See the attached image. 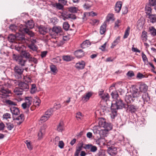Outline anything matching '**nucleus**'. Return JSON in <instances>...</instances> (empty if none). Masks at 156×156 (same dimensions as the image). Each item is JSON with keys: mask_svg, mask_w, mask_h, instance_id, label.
Returning a JSON list of instances; mask_svg holds the SVG:
<instances>
[{"mask_svg": "<svg viewBox=\"0 0 156 156\" xmlns=\"http://www.w3.org/2000/svg\"><path fill=\"white\" fill-rule=\"evenodd\" d=\"M99 126L103 129H101L99 135L101 137L106 136L108 132L112 129V127L110 123L107 122L103 118L100 119L98 122Z\"/></svg>", "mask_w": 156, "mask_h": 156, "instance_id": "nucleus-1", "label": "nucleus"}, {"mask_svg": "<svg viewBox=\"0 0 156 156\" xmlns=\"http://www.w3.org/2000/svg\"><path fill=\"white\" fill-rule=\"evenodd\" d=\"M126 104L124 103L120 99H117L115 101H113L112 103L111 109L112 116L114 117L117 115V110L122 109L125 107Z\"/></svg>", "mask_w": 156, "mask_h": 156, "instance_id": "nucleus-2", "label": "nucleus"}, {"mask_svg": "<svg viewBox=\"0 0 156 156\" xmlns=\"http://www.w3.org/2000/svg\"><path fill=\"white\" fill-rule=\"evenodd\" d=\"M15 49L16 50L21 53V55L27 58H30L31 57V55L28 51L24 50L25 48V46L22 44H16L15 45Z\"/></svg>", "mask_w": 156, "mask_h": 156, "instance_id": "nucleus-3", "label": "nucleus"}, {"mask_svg": "<svg viewBox=\"0 0 156 156\" xmlns=\"http://www.w3.org/2000/svg\"><path fill=\"white\" fill-rule=\"evenodd\" d=\"M34 26V23L32 20H28L26 23L25 27L23 28V30L24 32L30 37H33L34 35V34L29 30V29L32 28Z\"/></svg>", "mask_w": 156, "mask_h": 156, "instance_id": "nucleus-4", "label": "nucleus"}, {"mask_svg": "<svg viewBox=\"0 0 156 156\" xmlns=\"http://www.w3.org/2000/svg\"><path fill=\"white\" fill-rule=\"evenodd\" d=\"M140 96L139 92L134 91L133 93L131 95L127 94L126 96L125 100L127 104L131 103L134 100V98Z\"/></svg>", "mask_w": 156, "mask_h": 156, "instance_id": "nucleus-5", "label": "nucleus"}, {"mask_svg": "<svg viewBox=\"0 0 156 156\" xmlns=\"http://www.w3.org/2000/svg\"><path fill=\"white\" fill-rule=\"evenodd\" d=\"M24 69L18 66H16L14 69L15 76L16 78L19 79L22 78L23 73Z\"/></svg>", "mask_w": 156, "mask_h": 156, "instance_id": "nucleus-6", "label": "nucleus"}, {"mask_svg": "<svg viewBox=\"0 0 156 156\" xmlns=\"http://www.w3.org/2000/svg\"><path fill=\"white\" fill-rule=\"evenodd\" d=\"M11 91L7 88H4L3 86H0V95L2 98H6L9 96Z\"/></svg>", "mask_w": 156, "mask_h": 156, "instance_id": "nucleus-7", "label": "nucleus"}, {"mask_svg": "<svg viewBox=\"0 0 156 156\" xmlns=\"http://www.w3.org/2000/svg\"><path fill=\"white\" fill-rule=\"evenodd\" d=\"M16 43H14L13 44V45L15 46V45L16 44L20 43L22 44V42H25V37L24 35L21 34L20 33H17L16 34Z\"/></svg>", "mask_w": 156, "mask_h": 156, "instance_id": "nucleus-8", "label": "nucleus"}, {"mask_svg": "<svg viewBox=\"0 0 156 156\" xmlns=\"http://www.w3.org/2000/svg\"><path fill=\"white\" fill-rule=\"evenodd\" d=\"M83 148L86 150H89L90 152L94 153L96 152L98 149L96 146L91 144H85Z\"/></svg>", "mask_w": 156, "mask_h": 156, "instance_id": "nucleus-9", "label": "nucleus"}, {"mask_svg": "<svg viewBox=\"0 0 156 156\" xmlns=\"http://www.w3.org/2000/svg\"><path fill=\"white\" fill-rule=\"evenodd\" d=\"M46 127V125H43L41 127L38 134V139L41 140L43 137L45 133V129Z\"/></svg>", "mask_w": 156, "mask_h": 156, "instance_id": "nucleus-10", "label": "nucleus"}, {"mask_svg": "<svg viewBox=\"0 0 156 156\" xmlns=\"http://www.w3.org/2000/svg\"><path fill=\"white\" fill-rule=\"evenodd\" d=\"M108 153L111 156H115L117 153V148L114 146H112L109 147L108 149Z\"/></svg>", "mask_w": 156, "mask_h": 156, "instance_id": "nucleus-11", "label": "nucleus"}, {"mask_svg": "<svg viewBox=\"0 0 156 156\" xmlns=\"http://www.w3.org/2000/svg\"><path fill=\"white\" fill-rule=\"evenodd\" d=\"M127 108V110L132 113L135 112L139 108V107L138 106L133 105H128Z\"/></svg>", "mask_w": 156, "mask_h": 156, "instance_id": "nucleus-12", "label": "nucleus"}, {"mask_svg": "<svg viewBox=\"0 0 156 156\" xmlns=\"http://www.w3.org/2000/svg\"><path fill=\"white\" fill-rule=\"evenodd\" d=\"M23 90L27 91L29 89L28 84L24 82H20L19 83V87Z\"/></svg>", "mask_w": 156, "mask_h": 156, "instance_id": "nucleus-13", "label": "nucleus"}, {"mask_svg": "<svg viewBox=\"0 0 156 156\" xmlns=\"http://www.w3.org/2000/svg\"><path fill=\"white\" fill-rule=\"evenodd\" d=\"M92 94L93 93L91 92L87 93L86 95L82 97V101L83 103L87 102L89 99L92 96Z\"/></svg>", "mask_w": 156, "mask_h": 156, "instance_id": "nucleus-14", "label": "nucleus"}, {"mask_svg": "<svg viewBox=\"0 0 156 156\" xmlns=\"http://www.w3.org/2000/svg\"><path fill=\"white\" fill-rule=\"evenodd\" d=\"M122 5V3L121 1H119L117 2L115 5V10L117 13H119L121 9Z\"/></svg>", "mask_w": 156, "mask_h": 156, "instance_id": "nucleus-15", "label": "nucleus"}, {"mask_svg": "<svg viewBox=\"0 0 156 156\" xmlns=\"http://www.w3.org/2000/svg\"><path fill=\"white\" fill-rule=\"evenodd\" d=\"M16 60L18 63L22 66H25V63L27 61L26 60H24L21 57H18L16 58Z\"/></svg>", "mask_w": 156, "mask_h": 156, "instance_id": "nucleus-16", "label": "nucleus"}, {"mask_svg": "<svg viewBox=\"0 0 156 156\" xmlns=\"http://www.w3.org/2000/svg\"><path fill=\"white\" fill-rule=\"evenodd\" d=\"M74 55L77 58H80L84 55V53L82 49H79L74 52Z\"/></svg>", "mask_w": 156, "mask_h": 156, "instance_id": "nucleus-17", "label": "nucleus"}, {"mask_svg": "<svg viewBox=\"0 0 156 156\" xmlns=\"http://www.w3.org/2000/svg\"><path fill=\"white\" fill-rule=\"evenodd\" d=\"M85 65V62L83 61H81L77 63L75 66L78 69H82L84 68Z\"/></svg>", "mask_w": 156, "mask_h": 156, "instance_id": "nucleus-18", "label": "nucleus"}, {"mask_svg": "<svg viewBox=\"0 0 156 156\" xmlns=\"http://www.w3.org/2000/svg\"><path fill=\"white\" fill-rule=\"evenodd\" d=\"M139 89L140 92L145 93L147 90L148 87L146 84L142 83L140 85Z\"/></svg>", "mask_w": 156, "mask_h": 156, "instance_id": "nucleus-19", "label": "nucleus"}, {"mask_svg": "<svg viewBox=\"0 0 156 156\" xmlns=\"http://www.w3.org/2000/svg\"><path fill=\"white\" fill-rule=\"evenodd\" d=\"M10 110L12 114L17 115L20 114V111L18 108L16 107L10 108Z\"/></svg>", "mask_w": 156, "mask_h": 156, "instance_id": "nucleus-20", "label": "nucleus"}, {"mask_svg": "<svg viewBox=\"0 0 156 156\" xmlns=\"http://www.w3.org/2000/svg\"><path fill=\"white\" fill-rule=\"evenodd\" d=\"M83 144L82 143L80 144V145L76 148L74 156H79L80 151L82 150V148L83 147Z\"/></svg>", "mask_w": 156, "mask_h": 156, "instance_id": "nucleus-21", "label": "nucleus"}, {"mask_svg": "<svg viewBox=\"0 0 156 156\" xmlns=\"http://www.w3.org/2000/svg\"><path fill=\"white\" fill-rule=\"evenodd\" d=\"M52 5L53 7L58 10H63L64 9L63 5L60 3H55L52 4Z\"/></svg>", "mask_w": 156, "mask_h": 156, "instance_id": "nucleus-22", "label": "nucleus"}, {"mask_svg": "<svg viewBox=\"0 0 156 156\" xmlns=\"http://www.w3.org/2000/svg\"><path fill=\"white\" fill-rule=\"evenodd\" d=\"M52 30L56 35L61 32L62 29L59 26H55L52 28Z\"/></svg>", "mask_w": 156, "mask_h": 156, "instance_id": "nucleus-23", "label": "nucleus"}, {"mask_svg": "<svg viewBox=\"0 0 156 156\" xmlns=\"http://www.w3.org/2000/svg\"><path fill=\"white\" fill-rule=\"evenodd\" d=\"M38 29L40 33L42 35H44L47 33V28L43 26H40L39 27Z\"/></svg>", "mask_w": 156, "mask_h": 156, "instance_id": "nucleus-24", "label": "nucleus"}, {"mask_svg": "<svg viewBox=\"0 0 156 156\" xmlns=\"http://www.w3.org/2000/svg\"><path fill=\"white\" fill-rule=\"evenodd\" d=\"M69 11L73 13H76L79 11L77 7L74 6H70L68 8Z\"/></svg>", "mask_w": 156, "mask_h": 156, "instance_id": "nucleus-25", "label": "nucleus"}, {"mask_svg": "<svg viewBox=\"0 0 156 156\" xmlns=\"http://www.w3.org/2000/svg\"><path fill=\"white\" fill-rule=\"evenodd\" d=\"M64 123L62 121H61L57 127V130L58 132H62L64 129Z\"/></svg>", "mask_w": 156, "mask_h": 156, "instance_id": "nucleus-26", "label": "nucleus"}, {"mask_svg": "<svg viewBox=\"0 0 156 156\" xmlns=\"http://www.w3.org/2000/svg\"><path fill=\"white\" fill-rule=\"evenodd\" d=\"M106 23L104 22L103 25H102L100 28V32L101 34H103L106 30Z\"/></svg>", "mask_w": 156, "mask_h": 156, "instance_id": "nucleus-27", "label": "nucleus"}, {"mask_svg": "<svg viewBox=\"0 0 156 156\" xmlns=\"http://www.w3.org/2000/svg\"><path fill=\"white\" fill-rule=\"evenodd\" d=\"M41 100L38 97H35L34 99L33 104L36 107H38L40 104Z\"/></svg>", "mask_w": 156, "mask_h": 156, "instance_id": "nucleus-28", "label": "nucleus"}, {"mask_svg": "<svg viewBox=\"0 0 156 156\" xmlns=\"http://www.w3.org/2000/svg\"><path fill=\"white\" fill-rule=\"evenodd\" d=\"M144 102H149L150 100V97L149 96L148 93H144L142 96Z\"/></svg>", "mask_w": 156, "mask_h": 156, "instance_id": "nucleus-29", "label": "nucleus"}, {"mask_svg": "<svg viewBox=\"0 0 156 156\" xmlns=\"http://www.w3.org/2000/svg\"><path fill=\"white\" fill-rule=\"evenodd\" d=\"M101 127L99 126H94L93 127V132L94 134L96 135L98 134L99 135Z\"/></svg>", "mask_w": 156, "mask_h": 156, "instance_id": "nucleus-30", "label": "nucleus"}, {"mask_svg": "<svg viewBox=\"0 0 156 156\" xmlns=\"http://www.w3.org/2000/svg\"><path fill=\"white\" fill-rule=\"evenodd\" d=\"M19 81L16 80H9L8 82V83L9 85L10 86L11 85H13L16 86L17 85H18L19 86V83H20Z\"/></svg>", "mask_w": 156, "mask_h": 156, "instance_id": "nucleus-31", "label": "nucleus"}, {"mask_svg": "<svg viewBox=\"0 0 156 156\" xmlns=\"http://www.w3.org/2000/svg\"><path fill=\"white\" fill-rule=\"evenodd\" d=\"M8 41L11 42H14V43H15L14 42L16 41V36L14 35L13 34H11L9 35L8 37Z\"/></svg>", "mask_w": 156, "mask_h": 156, "instance_id": "nucleus-32", "label": "nucleus"}, {"mask_svg": "<svg viewBox=\"0 0 156 156\" xmlns=\"http://www.w3.org/2000/svg\"><path fill=\"white\" fill-rule=\"evenodd\" d=\"M120 37L118 36L115 40L112 43V46L111 47V48H113L120 41Z\"/></svg>", "mask_w": 156, "mask_h": 156, "instance_id": "nucleus-33", "label": "nucleus"}, {"mask_svg": "<svg viewBox=\"0 0 156 156\" xmlns=\"http://www.w3.org/2000/svg\"><path fill=\"white\" fill-rule=\"evenodd\" d=\"M24 115L23 114H21L20 115L17 117L16 119V120L19 121V122L17 123L19 124H20L24 120Z\"/></svg>", "mask_w": 156, "mask_h": 156, "instance_id": "nucleus-34", "label": "nucleus"}, {"mask_svg": "<svg viewBox=\"0 0 156 156\" xmlns=\"http://www.w3.org/2000/svg\"><path fill=\"white\" fill-rule=\"evenodd\" d=\"M25 103L27 105L28 107H29L32 102V98L31 97H27L25 98Z\"/></svg>", "mask_w": 156, "mask_h": 156, "instance_id": "nucleus-35", "label": "nucleus"}, {"mask_svg": "<svg viewBox=\"0 0 156 156\" xmlns=\"http://www.w3.org/2000/svg\"><path fill=\"white\" fill-rule=\"evenodd\" d=\"M23 90L20 88H16L14 90V91L16 94L17 95H21L23 94Z\"/></svg>", "mask_w": 156, "mask_h": 156, "instance_id": "nucleus-36", "label": "nucleus"}, {"mask_svg": "<svg viewBox=\"0 0 156 156\" xmlns=\"http://www.w3.org/2000/svg\"><path fill=\"white\" fill-rule=\"evenodd\" d=\"M28 47L33 51H37V46L33 42L28 45Z\"/></svg>", "mask_w": 156, "mask_h": 156, "instance_id": "nucleus-37", "label": "nucleus"}, {"mask_svg": "<svg viewBox=\"0 0 156 156\" xmlns=\"http://www.w3.org/2000/svg\"><path fill=\"white\" fill-rule=\"evenodd\" d=\"M62 58L64 61L67 62L70 61L74 59V58L73 57L69 55L63 56Z\"/></svg>", "mask_w": 156, "mask_h": 156, "instance_id": "nucleus-38", "label": "nucleus"}, {"mask_svg": "<svg viewBox=\"0 0 156 156\" xmlns=\"http://www.w3.org/2000/svg\"><path fill=\"white\" fill-rule=\"evenodd\" d=\"M148 18L151 22L154 23L156 22V15L151 14L149 16Z\"/></svg>", "mask_w": 156, "mask_h": 156, "instance_id": "nucleus-39", "label": "nucleus"}, {"mask_svg": "<svg viewBox=\"0 0 156 156\" xmlns=\"http://www.w3.org/2000/svg\"><path fill=\"white\" fill-rule=\"evenodd\" d=\"M111 94L112 98L115 99V101L117 100V99H119V95L116 91H114L112 92Z\"/></svg>", "mask_w": 156, "mask_h": 156, "instance_id": "nucleus-40", "label": "nucleus"}, {"mask_svg": "<svg viewBox=\"0 0 156 156\" xmlns=\"http://www.w3.org/2000/svg\"><path fill=\"white\" fill-rule=\"evenodd\" d=\"M149 30L151 35L154 36H156V30L154 27H150L149 28Z\"/></svg>", "mask_w": 156, "mask_h": 156, "instance_id": "nucleus-41", "label": "nucleus"}, {"mask_svg": "<svg viewBox=\"0 0 156 156\" xmlns=\"http://www.w3.org/2000/svg\"><path fill=\"white\" fill-rule=\"evenodd\" d=\"M100 97L102 98V100L106 102L109 100V96L108 94L107 93H105Z\"/></svg>", "mask_w": 156, "mask_h": 156, "instance_id": "nucleus-42", "label": "nucleus"}, {"mask_svg": "<svg viewBox=\"0 0 156 156\" xmlns=\"http://www.w3.org/2000/svg\"><path fill=\"white\" fill-rule=\"evenodd\" d=\"M55 110H53L52 109H48L45 112L44 115L47 117H48V118H49L50 116L52 114V113Z\"/></svg>", "mask_w": 156, "mask_h": 156, "instance_id": "nucleus-43", "label": "nucleus"}, {"mask_svg": "<svg viewBox=\"0 0 156 156\" xmlns=\"http://www.w3.org/2000/svg\"><path fill=\"white\" fill-rule=\"evenodd\" d=\"M89 44V42L88 41H84L81 44V47L83 48H85L88 47Z\"/></svg>", "mask_w": 156, "mask_h": 156, "instance_id": "nucleus-44", "label": "nucleus"}, {"mask_svg": "<svg viewBox=\"0 0 156 156\" xmlns=\"http://www.w3.org/2000/svg\"><path fill=\"white\" fill-rule=\"evenodd\" d=\"M147 33L145 31H144L142 32L141 35L142 39L144 41H146L147 40Z\"/></svg>", "mask_w": 156, "mask_h": 156, "instance_id": "nucleus-45", "label": "nucleus"}, {"mask_svg": "<svg viewBox=\"0 0 156 156\" xmlns=\"http://www.w3.org/2000/svg\"><path fill=\"white\" fill-rule=\"evenodd\" d=\"M37 89L35 84H33L31 85V88L30 93L32 94L35 93L37 91Z\"/></svg>", "mask_w": 156, "mask_h": 156, "instance_id": "nucleus-46", "label": "nucleus"}, {"mask_svg": "<svg viewBox=\"0 0 156 156\" xmlns=\"http://www.w3.org/2000/svg\"><path fill=\"white\" fill-rule=\"evenodd\" d=\"M97 14L96 13L94 12L93 11L90 12H85L84 14V15L85 17L87 16H96Z\"/></svg>", "mask_w": 156, "mask_h": 156, "instance_id": "nucleus-47", "label": "nucleus"}, {"mask_svg": "<svg viewBox=\"0 0 156 156\" xmlns=\"http://www.w3.org/2000/svg\"><path fill=\"white\" fill-rule=\"evenodd\" d=\"M51 71L55 74L57 72V69L56 67L54 65H51L50 66Z\"/></svg>", "mask_w": 156, "mask_h": 156, "instance_id": "nucleus-48", "label": "nucleus"}, {"mask_svg": "<svg viewBox=\"0 0 156 156\" xmlns=\"http://www.w3.org/2000/svg\"><path fill=\"white\" fill-rule=\"evenodd\" d=\"M107 20L109 21L110 20H114L115 19L114 18V15L112 13L109 14L107 16Z\"/></svg>", "mask_w": 156, "mask_h": 156, "instance_id": "nucleus-49", "label": "nucleus"}, {"mask_svg": "<svg viewBox=\"0 0 156 156\" xmlns=\"http://www.w3.org/2000/svg\"><path fill=\"white\" fill-rule=\"evenodd\" d=\"M7 103L10 105V108L11 107H15V106L17 105L16 103L11 100H8L7 101Z\"/></svg>", "mask_w": 156, "mask_h": 156, "instance_id": "nucleus-50", "label": "nucleus"}, {"mask_svg": "<svg viewBox=\"0 0 156 156\" xmlns=\"http://www.w3.org/2000/svg\"><path fill=\"white\" fill-rule=\"evenodd\" d=\"M63 28L66 30H68L69 27V25L68 22H66L63 23Z\"/></svg>", "mask_w": 156, "mask_h": 156, "instance_id": "nucleus-51", "label": "nucleus"}, {"mask_svg": "<svg viewBox=\"0 0 156 156\" xmlns=\"http://www.w3.org/2000/svg\"><path fill=\"white\" fill-rule=\"evenodd\" d=\"M9 28L13 32H16L17 27L14 24H11L9 26Z\"/></svg>", "mask_w": 156, "mask_h": 156, "instance_id": "nucleus-52", "label": "nucleus"}, {"mask_svg": "<svg viewBox=\"0 0 156 156\" xmlns=\"http://www.w3.org/2000/svg\"><path fill=\"white\" fill-rule=\"evenodd\" d=\"M142 57L143 60L145 63H146L148 62V59L146 55L144 54V52H142Z\"/></svg>", "mask_w": 156, "mask_h": 156, "instance_id": "nucleus-53", "label": "nucleus"}, {"mask_svg": "<svg viewBox=\"0 0 156 156\" xmlns=\"http://www.w3.org/2000/svg\"><path fill=\"white\" fill-rule=\"evenodd\" d=\"M130 29V28L129 27H128L127 29H126L124 35L123 36L124 38H126L128 37V36L129 35Z\"/></svg>", "mask_w": 156, "mask_h": 156, "instance_id": "nucleus-54", "label": "nucleus"}, {"mask_svg": "<svg viewBox=\"0 0 156 156\" xmlns=\"http://www.w3.org/2000/svg\"><path fill=\"white\" fill-rule=\"evenodd\" d=\"M49 118L48 117H47L44 115L41 117L40 121H41V122H44L47 120Z\"/></svg>", "mask_w": 156, "mask_h": 156, "instance_id": "nucleus-55", "label": "nucleus"}, {"mask_svg": "<svg viewBox=\"0 0 156 156\" xmlns=\"http://www.w3.org/2000/svg\"><path fill=\"white\" fill-rule=\"evenodd\" d=\"M152 9L150 7L146 6L145 7L146 13L147 15H151L150 14L151 12Z\"/></svg>", "mask_w": 156, "mask_h": 156, "instance_id": "nucleus-56", "label": "nucleus"}, {"mask_svg": "<svg viewBox=\"0 0 156 156\" xmlns=\"http://www.w3.org/2000/svg\"><path fill=\"white\" fill-rule=\"evenodd\" d=\"M6 125L7 129L9 130H11L14 126V125L10 122L6 123Z\"/></svg>", "mask_w": 156, "mask_h": 156, "instance_id": "nucleus-57", "label": "nucleus"}, {"mask_svg": "<svg viewBox=\"0 0 156 156\" xmlns=\"http://www.w3.org/2000/svg\"><path fill=\"white\" fill-rule=\"evenodd\" d=\"M99 22V20L96 19H92L89 22V23L91 24L92 25H94L96 23L98 24Z\"/></svg>", "mask_w": 156, "mask_h": 156, "instance_id": "nucleus-58", "label": "nucleus"}, {"mask_svg": "<svg viewBox=\"0 0 156 156\" xmlns=\"http://www.w3.org/2000/svg\"><path fill=\"white\" fill-rule=\"evenodd\" d=\"M3 118L4 119H10L11 118V115L9 113H5L3 115Z\"/></svg>", "mask_w": 156, "mask_h": 156, "instance_id": "nucleus-59", "label": "nucleus"}, {"mask_svg": "<svg viewBox=\"0 0 156 156\" xmlns=\"http://www.w3.org/2000/svg\"><path fill=\"white\" fill-rule=\"evenodd\" d=\"M150 6H154L156 5V0H149Z\"/></svg>", "mask_w": 156, "mask_h": 156, "instance_id": "nucleus-60", "label": "nucleus"}, {"mask_svg": "<svg viewBox=\"0 0 156 156\" xmlns=\"http://www.w3.org/2000/svg\"><path fill=\"white\" fill-rule=\"evenodd\" d=\"M126 75L128 77H132L134 76V74L132 71H129L127 73Z\"/></svg>", "mask_w": 156, "mask_h": 156, "instance_id": "nucleus-61", "label": "nucleus"}, {"mask_svg": "<svg viewBox=\"0 0 156 156\" xmlns=\"http://www.w3.org/2000/svg\"><path fill=\"white\" fill-rule=\"evenodd\" d=\"M58 146L61 149L63 148L64 147V144L62 140L59 141Z\"/></svg>", "mask_w": 156, "mask_h": 156, "instance_id": "nucleus-62", "label": "nucleus"}, {"mask_svg": "<svg viewBox=\"0 0 156 156\" xmlns=\"http://www.w3.org/2000/svg\"><path fill=\"white\" fill-rule=\"evenodd\" d=\"M24 79L25 80V81L29 83H31V80L30 78L28 77L27 76H25L24 77Z\"/></svg>", "mask_w": 156, "mask_h": 156, "instance_id": "nucleus-63", "label": "nucleus"}, {"mask_svg": "<svg viewBox=\"0 0 156 156\" xmlns=\"http://www.w3.org/2000/svg\"><path fill=\"white\" fill-rule=\"evenodd\" d=\"M25 143L27 144V145L28 149L30 150H31L32 149V147L30 143L29 142H28V140H26Z\"/></svg>", "mask_w": 156, "mask_h": 156, "instance_id": "nucleus-64", "label": "nucleus"}]
</instances>
